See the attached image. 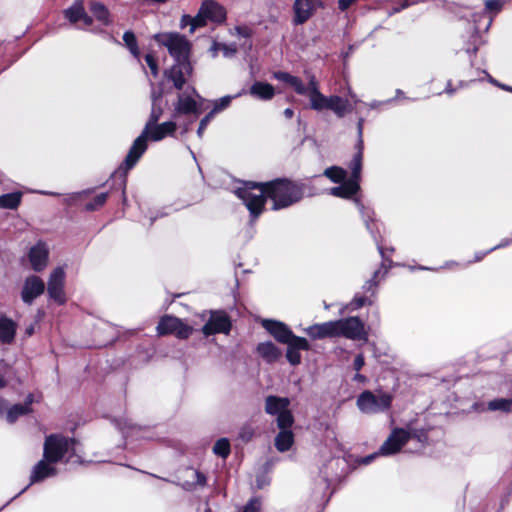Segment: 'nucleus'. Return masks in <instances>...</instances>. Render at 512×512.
<instances>
[{
  "mask_svg": "<svg viewBox=\"0 0 512 512\" xmlns=\"http://www.w3.org/2000/svg\"><path fill=\"white\" fill-rule=\"evenodd\" d=\"M193 332L191 326L185 324L181 319H179V325L175 329L174 333L179 339H187Z\"/></svg>",
  "mask_w": 512,
  "mask_h": 512,
  "instance_id": "c03bdc74",
  "label": "nucleus"
},
{
  "mask_svg": "<svg viewBox=\"0 0 512 512\" xmlns=\"http://www.w3.org/2000/svg\"><path fill=\"white\" fill-rule=\"evenodd\" d=\"M503 2L501 0H486L485 9L491 13H499L502 10Z\"/></svg>",
  "mask_w": 512,
  "mask_h": 512,
  "instance_id": "de8ad7c7",
  "label": "nucleus"
},
{
  "mask_svg": "<svg viewBox=\"0 0 512 512\" xmlns=\"http://www.w3.org/2000/svg\"><path fill=\"white\" fill-rule=\"evenodd\" d=\"M192 17L190 15H183L180 21V27L185 28L186 26L192 27Z\"/></svg>",
  "mask_w": 512,
  "mask_h": 512,
  "instance_id": "e2e57ef3",
  "label": "nucleus"
},
{
  "mask_svg": "<svg viewBox=\"0 0 512 512\" xmlns=\"http://www.w3.org/2000/svg\"><path fill=\"white\" fill-rule=\"evenodd\" d=\"M287 345L285 357L290 365L298 366L301 364L302 356L300 351H309L311 345L304 337L293 335L289 342H284Z\"/></svg>",
  "mask_w": 512,
  "mask_h": 512,
  "instance_id": "2eb2a0df",
  "label": "nucleus"
},
{
  "mask_svg": "<svg viewBox=\"0 0 512 512\" xmlns=\"http://www.w3.org/2000/svg\"><path fill=\"white\" fill-rule=\"evenodd\" d=\"M466 51H467L468 53H471V54L475 55V54L477 53V51H478V48H477L476 46H473V48H472V49L467 48V49H466Z\"/></svg>",
  "mask_w": 512,
  "mask_h": 512,
  "instance_id": "774afa93",
  "label": "nucleus"
},
{
  "mask_svg": "<svg viewBox=\"0 0 512 512\" xmlns=\"http://www.w3.org/2000/svg\"><path fill=\"white\" fill-rule=\"evenodd\" d=\"M90 11L103 25L108 26L111 23L110 12L104 4L100 2H92L90 5Z\"/></svg>",
  "mask_w": 512,
  "mask_h": 512,
  "instance_id": "7c9ffc66",
  "label": "nucleus"
},
{
  "mask_svg": "<svg viewBox=\"0 0 512 512\" xmlns=\"http://www.w3.org/2000/svg\"><path fill=\"white\" fill-rule=\"evenodd\" d=\"M248 92H249L252 96H256V81H254V82L250 85Z\"/></svg>",
  "mask_w": 512,
  "mask_h": 512,
  "instance_id": "0e129e2a",
  "label": "nucleus"
},
{
  "mask_svg": "<svg viewBox=\"0 0 512 512\" xmlns=\"http://www.w3.org/2000/svg\"><path fill=\"white\" fill-rule=\"evenodd\" d=\"M43 456L50 463L60 461L81 462L76 455V440L59 434H52L46 437L43 448Z\"/></svg>",
  "mask_w": 512,
  "mask_h": 512,
  "instance_id": "20e7f679",
  "label": "nucleus"
},
{
  "mask_svg": "<svg viewBox=\"0 0 512 512\" xmlns=\"http://www.w3.org/2000/svg\"><path fill=\"white\" fill-rule=\"evenodd\" d=\"M258 190L272 201V210H281L302 200L305 185L288 178H277L265 183L258 182Z\"/></svg>",
  "mask_w": 512,
  "mask_h": 512,
  "instance_id": "f03ea898",
  "label": "nucleus"
},
{
  "mask_svg": "<svg viewBox=\"0 0 512 512\" xmlns=\"http://www.w3.org/2000/svg\"><path fill=\"white\" fill-rule=\"evenodd\" d=\"M219 47L222 50L225 57H231L237 51L235 44H220Z\"/></svg>",
  "mask_w": 512,
  "mask_h": 512,
  "instance_id": "864d4df0",
  "label": "nucleus"
},
{
  "mask_svg": "<svg viewBox=\"0 0 512 512\" xmlns=\"http://www.w3.org/2000/svg\"><path fill=\"white\" fill-rule=\"evenodd\" d=\"M49 250L44 242H38L29 251V261L34 271L40 272L48 262Z\"/></svg>",
  "mask_w": 512,
  "mask_h": 512,
  "instance_id": "4be33fe9",
  "label": "nucleus"
},
{
  "mask_svg": "<svg viewBox=\"0 0 512 512\" xmlns=\"http://www.w3.org/2000/svg\"><path fill=\"white\" fill-rule=\"evenodd\" d=\"M123 41L126 47L129 49L130 53L140 61V51L137 45V40L135 34L131 31H126L123 34Z\"/></svg>",
  "mask_w": 512,
  "mask_h": 512,
  "instance_id": "e433bc0d",
  "label": "nucleus"
},
{
  "mask_svg": "<svg viewBox=\"0 0 512 512\" xmlns=\"http://www.w3.org/2000/svg\"><path fill=\"white\" fill-rule=\"evenodd\" d=\"M226 189L231 191L250 212L251 221L256 218V182L244 181L239 179H231V183Z\"/></svg>",
  "mask_w": 512,
  "mask_h": 512,
  "instance_id": "1a4fd4ad",
  "label": "nucleus"
},
{
  "mask_svg": "<svg viewBox=\"0 0 512 512\" xmlns=\"http://www.w3.org/2000/svg\"><path fill=\"white\" fill-rule=\"evenodd\" d=\"M276 77L282 80L283 82L289 84L297 94H308V88L299 77L293 76L287 72H279L278 74H276Z\"/></svg>",
  "mask_w": 512,
  "mask_h": 512,
  "instance_id": "cd10ccee",
  "label": "nucleus"
},
{
  "mask_svg": "<svg viewBox=\"0 0 512 512\" xmlns=\"http://www.w3.org/2000/svg\"><path fill=\"white\" fill-rule=\"evenodd\" d=\"M191 21L192 27L190 28V33H193L196 30V28L203 27L206 25L208 20L205 14L202 13V6H200L198 13L194 17H192Z\"/></svg>",
  "mask_w": 512,
  "mask_h": 512,
  "instance_id": "a18cd8bd",
  "label": "nucleus"
},
{
  "mask_svg": "<svg viewBox=\"0 0 512 512\" xmlns=\"http://www.w3.org/2000/svg\"><path fill=\"white\" fill-rule=\"evenodd\" d=\"M163 114V108L161 104H152L151 112L149 115V118L145 124V127L141 134L134 140L132 146L129 149V152L127 156L124 159V162L122 164V168H124L126 171L132 169L138 160L141 158V156L145 153V147L143 145L144 143V136L146 132L149 131L150 127L153 124L158 123L159 119L161 118Z\"/></svg>",
  "mask_w": 512,
  "mask_h": 512,
  "instance_id": "39448f33",
  "label": "nucleus"
},
{
  "mask_svg": "<svg viewBox=\"0 0 512 512\" xmlns=\"http://www.w3.org/2000/svg\"><path fill=\"white\" fill-rule=\"evenodd\" d=\"M202 13L205 14L208 21L214 23H223L226 19V10L218 2L214 0L202 1Z\"/></svg>",
  "mask_w": 512,
  "mask_h": 512,
  "instance_id": "b1692460",
  "label": "nucleus"
},
{
  "mask_svg": "<svg viewBox=\"0 0 512 512\" xmlns=\"http://www.w3.org/2000/svg\"><path fill=\"white\" fill-rule=\"evenodd\" d=\"M353 302L357 308H361L365 306L367 303L371 304V301L365 296L355 297Z\"/></svg>",
  "mask_w": 512,
  "mask_h": 512,
  "instance_id": "bf43d9fd",
  "label": "nucleus"
},
{
  "mask_svg": "<svg viewBox=\"0 0 512 512\" xmlns=\"http://www.w3.org/2000/svg\"><path fill=\"white\" fill-rule=\"evenodd\" d=\"M54 463L48 462L43 456V459L35 464L30 475V484L38 483L45 480L48 477L55 476L57 469L53 465Z\"/></svg>",
  "mask_w": 512,
  "mask_h": 512,
  "instance_id": "5701e85b",
  "label": "nucleus"
},
{
  "mask_svg": "<svg viewBox=\"0 0 512 512\" xmlns=\"http://www.w3.org/2000/svg\"><path fill=\"white\" fill-rule=\"evenodd\" d=\"M194 474H195V478H196V484H198L200 486H204L206 484L205 475L203 473H201L200 471H195Z\"/></svg>",
  "mask_w": 512,
  "mask_h": 512,
  "instance_id": "680f3d73",
  "label": "nucleus"
},
{
  "mask_svg": "<svg viewBox=\"0 0 512 512\" xmlns=\"http://www.w3.org/2000/svg\"><path fill=\"white\" fill-rule=\"evenodd\" d=\"M155 39L167 48L175 61L174 65L164 72L165 77L173 83L177 90L184 89L193 74V67L189 60L190 42L179 33L157 34Z\"/></svg>",
  "mask_w": 512,
  "mask_h": 512,
  "instance_id": "f257e3e1",
  "label": "nucleus"
},
{
  "mask_svg": "<svg viewBox=\"0 0 512 512\" xmlns=\"http://www.w3.org/2000/svg\"><path fill=\"white\" fill-rule=\"evenodd\" d=\"M278 458H270L268 459L262 466V475L258 476V489H263L266 486H269L271 483V477L269 473L272 472Z\"/></svg>",
  "mask_w": 512,
  "mask_h": 512,
  "instance_id": "2f4dec72",
  "label": "nucleus"
},
{
  "mask_svg": "<svg viewBox=\"0 0 512 512\" xmlns=\"http://www.w3.org/2000/svg\"><path fill=\"white\" fill-rule=\"evenodd\" d=\"M231 320L224 311H213L208 321L202 327V333L205 336L215 335L219 333L229 334L231 330Z\"/></svg>",
  "mask_w": 512,
  "mask_h": 512,
  "instance_id": "ddd939ff",
  "label": "nucleus"
},
{
  "mask_svg": "<svg viewBox=\"0 0 512 512\" xmlns=\"http://www.w3.org/2000/svg\"><path fill=\"white\" fill-rule=\"evenodd\" d=\"M290 399L269 395L265 399V411L267 414L276 416L275 422L277 428H286L293 426L295 422L294 415L289 409Z\"/></svg>",
  "mask_w": 512,
  "mask_h": 512,
  "instance_id": "423d86ee",
  "label": "nucleus"
},
{
  "mask_svg": "<svg viewBox=\"0 0 512 512\" xmlns=\"http://www.w3.org/2000/svg\"><path fill=\"white\" fill-rule=\"evenodd\" d=\"M356 152L349 164L351 176L349 179L339 183V186L332 187L330 194L342 199H352L360 191V180L363 166L364 140L362 123L358 124V139L355 144Z\"/></svg>",
  "mask_w": 512,
  "mask_h": 512,
  "instance_id": "7ed1b4c3",
  "label": "nucleus"
},
{
  "mask_svg": "<svg viewBox=\"0 0 512 512\" xmlns=\"http://www.w3.org/2000/svg\"><path fill=\"white\" fill-rule=\"evenodd\" d=\"M337 337L350 340H366L367 332L363 321L359 317H348L336 320Z\"/></svg>",
  "mask_w": 512,
  "mask_h": 512,
  "instance_id": "9d476101",
  "label": "nucleus"
},
{
  "mask_svg": "<svg viewBox=\"0 0 512 512\" xmlns=\"http://www.w3.org/2000/svg\"><path fill=\"white\" fill-rule=\"evenodd\" d=\"M193 332L191 326L185 324L181 319H179V325L175 329L174 333L179 339H187Z\"/></svg>",
  "mask_w": 512,
  "mask_h": 512,
  "instance_id": "37998d69",
  "label": "nucleus"
},
{
  "mask_svg": "<svg viewBox=\"0 0 512 512\" xmlns=\"http://www.w3.org/2000/svg\"><path fill=\"white\" fill-rule=\"evenodd\" d=\"M364 364H365L364 356L362 354H358L354 359V363H353L354 369L356 371H360L362 369V367L364 366Z\"/></svg>",
  "mask_w": 512,
  "mask_h": 512,
  "instance_id": "13d9d810",
  "label": "nucleus"
},
{
  "mask_svg": "<svg viewBox=\"0 0 512 512\" xmlns=\"http://www.w3.org/2000/svg\"><path fill=\"white\" fill-rule=\"evenodd\" d=\"M65 276L64 268L56 267L51 272L47 283V292L50 299L54 300L59 305H63L66 302L64 291Z\"/></svg>",
  "mask_w": 512,
  "mask_h": 512,
  "instance_id": "9b49d317",
  "label": "nucleus"
},
{
  "mask_svg": "<svg viewBox=\"0 0 512 512\" xmlns=\"http://www.w3.org/2000/svg\"><path fill=\"white\" fill-rule=\"evenodd\" d=\"M284 115L286 118H292L294 115V111L291 108H286L284 110Z\"/></svg>",
  "mask_w": 512,
  "mask_h": 512,
  "instance_id": "69168bd1",
  "label": "nucleus"
},
{
  "mask_svg": "<svg viewBox=\"0 0 512 512\" xmlns=\"http://www.w3.org/2000/svg\"><path fill=\"white\" fill-rule=\"evenodd\" d=\"M246 91L243 89L241 92L235 94V95H226L224 97H221L220 99L216 100L214 102V106L212 108V110L210 111V113H213V115L223 111L224 109H226L231 101L239 96H241L242 94H245Z\"/></svg>",
  "mask_w": 512,
  "mask_h": 512,
  "instance_id": "c9c22d12",
  "label": "nucleus"
},
{
  "mask_svg": "<svg viewBox=\"0 0 512 512\" xmlns=\"http://www.w3.org/2000/svg\"><path fill=\"white\" fill-rule=\"evenodd\" d=\"M308 88V96L310 99V107L313 105V100L316 98L315 93L320 92L318 89V82L315 78V76H311L308 85H306Z\"/></svg>",
  "mask_w": 512,
  "mask_h": 512,
  "instance_id": "49530a36",
  "label": "nucleus"
},
{
  "mask_svg": "<svg viewBox=\"0 0 512 512\" xmlns=\"http://www.w3.org/2000/svg\"><path fill=\"white\" fill-rule=\"evenodd\" d=\"M488 409L491 411L500 410L505 413L512 411V399L496 398L488 402Z\"/></svg>",
  "mask_w": 512,
  "mask_h": 512,
  "instance_id": "f704fd0d",
  "label": "nucleus"
},
{
  "mask_svg": "<svg viewBox=\"0 0 512 512\" xmlns=\"http://www.w3.org/2000/svg\"><path fill=\"white\" fill-rule=\"evenodd\" d=\"M44 291V281L36 275H31L28 276L24 281L21 291V298L24 303L31 305L37 297L44 293Z\"/></svg>",
  "mask_w": 512,
  "mask_h": 512,
  "instance_id": "f3484780",
  "label": "nucleus"
},
{
  "mask_svg": "<svg viewBox=\"0 0 512 512\" xmlns=\"http://www.w3.org/2000/svg\"><path fill=\"white\" fill-rule=\"evenodd\" d=\"M151 102L152 104H161L163 89L161 87L155 88L154 84L151 83Z\"/></svg>",
  "mask_w": 512,
  "mask_h": 512,
  "instance_id": "603ef678",
  "label": "nucleus"
},
{
  "mask_svg": "<svg viewBox=\"0 0 512 512\" xmlns=\"http://www.w3.org/2000/svg\"><path fill=\"white\" fill-rule=\"evenodd\" d=\"M16 323L6 317L0 316V342L3 344H10L14 341L16 334Z\"/></svg>",
  "mask_w": 512,
  "mask_h": 512,
  "instance_id": "bb28decb",
  "label": "nucleus"
},
{
  "mask_svg": "<svg viewBox=\"0 0 512 512\" xmlns=\"http://www.w3.org/2000/svg\"><path fill=\"white\" fill-rule=\"evenodd\" d=\"M279 432L274 438V446L277 451L284 453L289 451L295 443V434L292 431V426L286 428H278Z\"/></svg>",
  "mask_w": 512,
  "mask_h": 512,
  "instance_id": "393cba45",
  "label": "nucleus"
},
{
  "mask_svg": "<svg viewBox=\"0 0 512 512\" xmlns=\"http://www.w3.org/2000/svg\"><path fill=\"white\" fill-rule=\"evenodd\" d=\"M177 125L173 121H166L161 124H153L149 131L146 132L144 136V147L145 151L147 150V140L158 142L166 138L167 136H174L176 132Z\"/></svg>",
  "mask_w": 512,
  "mask_h": 512,
  "instance_id": "a211bd4d",
  "label": "nucleus"
},
{
  "mask_svg": "<svg viewBox=\"0 0 512 512\" xmlns=\"http://www.w3.org/2000/svg\"><path fill=\"white\" fill-rule=\"evenodd\" d=\"M145 61L147 65L149 66L151 73L154 77L158 76V65L155 57L152 54L145 55Z\"/></svg>",
  "mask_w": 512,
  "mask_h": 512,
  "instance_id": "3c124183",
  "label": "nucleus"
},
{
  "mask_svg": "<svg viewBox=\"0 0 512 512\" xmlns=\"http://www.w3.org/2000/svg\"><path fill=\"white\" fill-rule=\"evenodd\" d=\"M274 94L275 90L271 84L258 81V98L269 100L274 96Z\"/></svg>",
  "mask_w": 512,
  "mask_h": 512,
  "instance_id": "ea45409f",
  "label": "nucleus"
},
{
  "mask_svg": "<svg viewBox=\"0 0 512 512\" xmlns=\"http://www.w3.org/2000/svg\"><path fill=\"white\" fill-rule=\"evenodd\" d=\"M382 268H384L383 275H385L387 273L388 268L384 265V263H382L381 267L378 270L374 271L372 278L367 281V284L369 285L368 291L371 290L373 287H376L378 285V278H379V275L381 274V269Z\"/></svg>",
  "mask_w": 512,
  "mask_h": 512,
  "instance_id": "09e8293b",
  "label": "nucleus"
},
{
  "mask_svg": "<svg viewBox=\"0 0 512 512\" xmlns=\"http://www.w3.org/2000/svg\"><path fill=\"white\" fill-rule=\"evenodd\" d=\"M231 452L230 443L227 438H220L213 446V453L223 459H226Z\"/></svg>",
  "mask_w": 512,
  "mask_h": 512,
  "instance_id": "4c0bfd02",
  "label": "nucleus"
},
{
  "mask_svg": "<svg viewBox=\"0 0 512 512\" xmlns=\"http://www.w3.org/2000/svg\"><path fill=\"white\" fill-rule=\"evenodd\" d=\"M315 97L311 109L316 111L330 110L338 118L345 117L353 109L347 98L338 95L325 96L321 92H317Z\"/></svg>",
  "mask_w": 512,
  "mask_h": 512,
  "instance_id": "6e6552de",
  "label": "nucleus"
},
{
  "mask_svg": "<svg viewBox=\"0 0 512 512\" xmlns=\"http://www.w3.org/2000/svg\"><path fill=\"white\" fill-rule=\"evenodd\" d=\"M32 395H29L24 404H15L7 412L6 418L9 423L15 422L18 417L27 414L30 411V405L32 403Z\"/></svg>",
  "mask_w": 512,
  "mask_h": 512,
  "instance_id": "c85d7f7f",
  "label": "nucleus"
},
{
  "mask_svg": "<svg viewBox=\"0 0 512 512\" xmlns=\"http://www.w3.org/2000/svg\"><path fill=\"white\" fill-rule=\"evenodd\" d=\"M324 175L334 183H342L347 180V172L345 169L339 166H331L325 169Z\"/></svg>",
  "mask_w": 512,
  "mask_h": 512,
  "instance_id": "72a5a7b5",
  "label": "nucleus"
},
{
  "mask_svg": "<svg viewBox=\"0 0 512 512\" xmlns=\"http://www.w3.org/2000/svg\"><path fill=\"white\" fill-rule=\"evenodd\" d=\"M213 117H214L213 113L209 112L205 117H203L201 119L199 127H198V130H197V135H198L199 138H202L203 133H204L207 125L213 119Z\"/></svg>",
  "mask_w": 512,
  "mask_h": 512,
  "instance_id": "8fccbe9b",
  "label": "nucleus"
},
{
  "mask_svg": "<svg viewBox=\"0 0 512 512\" xmlns=\"http://www.w3.org/2000/svg\"><path fill=\"white\" fill-rule=\"evenodd\" d=\"M377 454L378 453H375V454H372V455H369V456L365 457L364 463H366V464L370 463L377 456Z\"/></svg>",
  "mask_w": 512,
  "mask_h": 512,
  "instance_id": "338daca9",
  "label": "nucleus"
},
{
  "mask_svg": "<svg viewBox=\"0 0 512 512\" xmlns=\"http://www.w3.org/2000/svg\"><path fill=\"white\" fill-rule=\"evenodd\" d=\"M22 193L12 192L0 196V209H16L21 203Z\"/></svg>",
  "mask_w": 512,
  "mask_h": 512,
  "instance_id": "473e14b6",
  "label": "nucleus"
},
{
  "mask_svg": "<svg viewBox=\"0 0 512 512\" xmlns=\"http://www.w3.org/2000/svg\"><path fill=\"white\" fill-rule=\"evenodd\" d=\"M409 433L403 428H394L379 449V454L383 456L394 455L398 453L408 442Z\"/></svg>",
  "mask_w": 512,
  "mask_h": 512,
  "instance_id": "f8f14e48",
  "label": "nucleus"
},
{
  "mask_svg": "<svg viewBox=\"0 0 512 512\" xmlns=\"http://www.w3.org/2000/svg\"><path fill=\"white\" fill-rule=\"evenodd\" d=\"M195 97L200 98L196 89L191 85H187L185 90L178 95V101L175 105L176 112L179 114L199 115L201 108L195 100Z\"/></svg>",
  "mask_w": 512,
  "mask_h": 512,
  "instance_id": "4468645a",
  "label": "nucleus"
},
{
  "mask_svg": "<svg viewBox=\"0 0 512 512\" xmlns=\"http://www.w3.org/2000/svg\"><path fill=\"white\" fill-rule=\"evenodd\" d=\"M294 25H301L307 22L316 10V0H295L293 5Z\"/></svg>",
  "mask_w": 512,
  "mask_h": 512,
  "instance_id": "6ab92c4d",
  "label": "nucleus"
},
{
  "mask_svg": "<svg viewBox=\"0 0 512 512\" xmlns=\"http://www.w3.org/2000/svg\"><path fill=\"white\" fill-rule=\"evenodd\" d=\"M409 433V440L410 439H416L417 441L421 443H427L429 436H428V429L425 428H413Z\"/></svg>",
  "mask_w": 512,
  "mask_h": 512,
  "instance_id": "79ce46f5",
  "label": "nucleus"
},
{
  "mask_svg": "<svg viewBox=\"0 0 512 512\" xmlns=\"http://www.w3.org/2000/svg\"><path fill=\"white\" fill-rule=\"evenodd\" d=\"M64 15L73 24L82 21L85 27H89L93 23L92 17L85 11L84 0H74L73 4L64 11Z\"/></svg>",
  "mask_w": 512,
  "mask_h": 512,
  "instance_id": "412c9836",
  "label": "nucleus"
},
{
  "mask_svg": "<svg viewBox=\"0 0 512 512\" xmlns=\"http://www.w3.org/2000/svg\"><path fill=\"white\" fill-rule=\"evenodd\" d=\"M269 199L265 194L258 195V216L265 210L266 200Z\"/></svg>",
  "mask_w": 512,
  "mask_h": 512,
  "instance_id": "4d7b16f0",
  "label": "nucleus"
},
{
  "mask_svg": "<svg viewBox=\"0 0 512 512\" xmlns=\"http://www.w3.org/2000/svg\"><path fill=\"white\" fill-rule=\"evenodd\" d=\"M108 198V193H100L94 197V199L87 203L85 206V209L87 211H94L97 210L99 207L103 206Z\"/></svg>",
  "mask_w": 512,
  "mask_h": 512,
  "instance_id": "a19ab883",
  "label": "nucleus"
},
{
  "mask_svg": "<svg viewBox=\"0 0 512 512\" xmlns=\"http://www.w3.org/2000/svg\"><path fill=\"white\" fill-rule=\"evenodd\" d=\"M258 355L267 363L272 364L278 362L282 357L281 349L273 342L267 341L258 343Z\"/></svg>",
  "mask_w": 512,
  "mask_h": 512,
  "instance_id": "a878e982",
  "label": "nucleus"
},
{
  "mask_svg": "<svg viewBox=\"0 0 512 512\" xmlns=\"http://www.w3.org/2000/svg\"><path fill=\"white\" fill-rule=\"evenodd\" d=\"M177 325H179V318L170 315L163 316L157 325V333L158 335L173 334Z\"/></svg>",
  "mask_w": 512,
  "mask_h": 512,
  "instance_id": "c756f323",
  "label": "nucleus"
},
{
  "mask_svg": "<svg viewBox=\"0 0 512 512\" xmlns=\"http://www.w3.org/2000/svg\"><path fill=\"white\" fill-rule=\"evenodd\" d=\"M121 430L123 434L128 435V430H131V433H133L134 431L140 430V428L131 423L125 422V425L121 427Z\"/></svg>",
  "mask_w": 512,
  "mask_h": 512,
  "instance_id": "052dcab7",
  "label": "nucleus"
},
{
  "mask_svg": "<svg viewBox=\"0 0 512 512\" xmlns=\"http://www.w3.org/2000/svg\"><path fill=\"white\" fill-rule=\"evenodd\" d=\"M393 396L388 392L379 391L374 394L370 390L363 391L357 397V406L360 411L366 414H376L391 408Z\"/></svg>",
  "mask_w": 512,
  "mask_h": 512,
  "instance_id": "0eeeda50",
  "label": "nucleus"
},
{
  "mask_svg": "<svg viewBox=\"0 0 512 512\" xmlns=\"http://www.w3.org/2000/svg\"><path fill=\"white\" fill-rule=\"evenodd\" d=\"M304 331L313 340L337 338L336 320L313 324Z\"/></svg>",
  "mask_w": 512,
  "mask_h": 512,
  "instance_id": "aec40b11",
  "label": "nucleus"
},
{
  "mask_svg": "<svg viewBox=\"0 0 512 512\" xmlns=\"http://www.w3.org/2000/svg\"><path fill=\"white\" fill-rule=\"evenodd\" d=\"M234 29H235L237 35L244 39H248L252 35V29H250L247 26H236Z\"/></svg>",
  "mask_w": 512,
  "mask_h": 512,
  "instance_id": "5fc2aeb1",
  "label": "nucleus"
},
{
  "mask_svg": "<svg viewBox=\"0 0 512 512\" xmlns=\"http://www.w3.org/2000/svg\"><path fill=\"white\" fill-rule=\"evenodd\" d=\"M255 430L256 428L253 422L246 423L240 428L238 438L242 442H249L252 440Z\"/></svg>",
  "mask_w": 512,
  "mask_h": 512,
  "instance_id": "58836bf2",
  "label": "nucleus"
},
{
  "mask_svg": "<svg viewBox=\"0 0 512 512\" xmlns=\"http://www.w3.org/2000/svg\"><path fill=\"white\" fill-rule=\"evenodd\" d=\"M239 512H256V498L252 497Z\"/></svg>",
  "mask_w": 512,
  "mask_h": 512,
  "instance_id": "6e6d98bb",
  "label": "nucleus"
},
{
  "mask_svg": "<svg viewBox=\"0 0 512 512\" xmlns=\"http://www.w3.org/2000/svg\"><path fill=\"white\" fill-rule=\"evenodd\" d=\"M258 322L279 343L289 342L294 332L284 322L275 319H260Z\"/></svg>",
  "mask_w": 512,
  "mask_h": 512,
  "instance_id": "dca6fc26",
  "label": "nucleus"
}]
</instances>
